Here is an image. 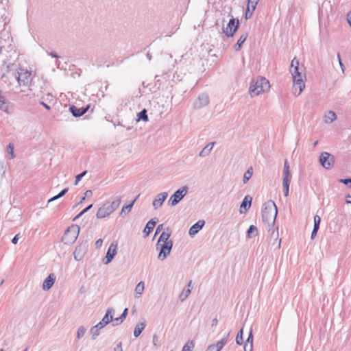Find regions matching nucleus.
Returning a JSON list of instances; mask_svg holds the SVG:
<instances>
[{
  "label": "nucleus",
  "mask_w": 351,
  "mask_h": 351,
  "mask_svg": "<svg viewBox=\"0 0 351 351\" xmlns=\"http://www.w3.org/2000/svg\"><path fill=\"white\" fill-rule=\"evenodd\" d=\"M278 213L277 206L274 202L269 200L263 205L262 210L263 221L266 224V229L270 231L275 223Z\"/></svg>",
  "instance_id": "f257e3e1"
},
{
  "label": "nucleus",
  "mask_w": 351,
  "mask_h": 351,
  "mask_svg": "<svg viewBox=\"0 0 351 351\" xmlns=\"http://www.w3.org/2000/svg\"><path fill=\"white\" fill-rule=\"evenodd\" d=\"M269 81L263 77H258L251 82L250 86V94L252 97L259 95L269 89Z\"/></svg>",
  "instance_id": "f03ea898"
},
{
  "label": "nucleus",
  "mask_w": 351,
  "mask_h": 351,
  "mask_svg": "<svg viewBox=\"0 0 351 351\" xmlns=\"http://www.w3.org/2000/svg\"><path fill=\"white\" fill-rule=\"evenodd\" d=\"M15 77L19 86H27L32 90L33 76L31 71L21 67L17 70Z\"/></svg>",
  "instance_id": "7ed1b4c3"
},
{
  "label": "nucleus",
  "mask_w": 351,
  "mask_h": 351,
  "mask_svg": "<svg viewBox=\"0 0 351 351\" xmlns=\"http://www.w3.org/2000/svg\"><path fill=\"white\" fill-rule=\"evenodd\" d=\"M79 233L80 227L77 225H72L65 230L62 241L66 245H71L76 241Z\"/></svg>",
  "instance_id": "20e7f679"
},
{
  "label": "nucleus",
  "mask_w": 351,
  "mask_h": 351,
  "mask_svg": "<svg viewBox=\"0 0 351 351\" xmlns=\"http://www.w3.org/2000/svg\"><path fill=\"white\" fill-rule=\"evenodd\" d=\"M188 187L186 186L177 190L169 198L168 204L171 206H174L178 204L186 195Z\"/></svg>",
  "instance_id": "39448f33"
},
{
  "label": "nucleus",
  "mask_w": 351,
  "mask_h": 351,
  "mask_svg": "<svg viewBox=\"0 0 351 351\" xmlns=\"http://www.w3.org/2000/svg\"><path fill=\"white\" fill-rule=\"evenodd\" d=\"M319 162L324 168L329 169L333 166L335 158L332 154L324 152L320 154Z\"/></svg>",
  "instance_id": "423d86ee"
},
{
  "label": "nucleus",
  "mask_w": 351,
  "mask_h": 351,
  "mask_svg": "<svg viewBox=\"0 0 351 351\" xmlns=\"http://www.w3.org/2000/svg\"><path fill=\"white\" fill-rule=\"evenodd\" d=\"M239 19H234L233 16H232L226 27H223V31L227 36H233L239 27Z\"/></svg>",
  "instance_id": "0eeeda50"
},
{
  "label": "nucleus",
  "mask_w": 351,
  "mask_h": 351,
  "mask_svg": "<svg viewBox=\"0 0 351 351\" xmlns=\"http://www.w3.org/2000/svg\"><path fill=\"white\" fill-rule=\"evenodd\" d=\"M172 247H173V241H169V243H160L159 248H158V249H160V252H159L158 258L161 261H163L164 259H165L167 257V256L170 254Z\"/></svg>",
  "instance_id": "6e6552de"
},
{
  "label": "nucleus",
  "mask_w": 351,
  "mask_h": 351,
  "mask_svg": "<svg viewBox=\"0 0 351 351\" xmlns=\"http://www.w3.org/2000/svg\"><path fill=\"white\" fill-rule=\"evenodd\" d=\"M88 243L86 241L82 242L79 244L74 251V258L76 261H80L83 258L87 252Z\"/></svg>",
  "instance_id": "1a4fd4ad"
},
{
  "label": "nucleus",
  "mask_w": 351,
  "mask_h": 351,
  "mask_svg": "<svg viewBox=\"0 0 351 351\" xmlns=\"http://www.w3.org/2000/svg\"><path fill=\"white\" fill-rule=\"evenodd\" d=\"M117 243L112 242L108 247L105 258L104 259V264L110 263L117 254Z\"/></svg>",
  "instance_id": "9d476101"
},
{
  "label": "nucleus",
  "mask_w": 351,
  "mask_h": 351,
  "mask_svg": "<svg viewBox=\"0 0 351 351\" xmlns=\"http://www.w3.org/2000/svg\"><path fill=\"white\" fill-rule=\"evenodd\" d=\"M209 104V97L206 94H201L193 104L195 108L200 109Z\"/></svg>",
  "instance_id": "9b49d317"
},
{
  "label": "nucleus",
  "mask_w": 351,
  "mask_h": 351,
  "mask_svg": "<svg viewBox=\"0 0 351 351\" xmlns=\"http://www.w3.org/2000/svg\"><path fill=\"white\" fill-rule=\"evenodd\" d=\"M290 72L292 75L293 81H304V78H305V74L304 73V68L303 66H300V68L294 69L293 70L290 69Z\"/></svg>",
  "instance_id": "f8f14e48"
},
{
  "label": "nucleus",
  "mask_w": 351,
  "mask_h": 351,
  "mask_svg": "<svg viewBox=\"0 0 351 351\" xmlns=\"http://www.w3.org/2000/svg\"><path fill=\"white\" fill-rule=\"evenodd\" d=\"M112 213L108 208V202L104 204L97 210L96 217L98 219H103Z\"/></svg>",
  "instance_id": "ddd939ff"
},
{
  "label": "nucleus",
  "mask_w": 351,
  "mask_h": 351,
  "mask_svg": "<svg viewBox=\"0 0 351 351\" xmlns=\"http://www.w3.org/2000/svg\"><path fill=\"white\" fill-rule=\"evenodd\" d=\"M205 224L204 220H199L195 224H193L189 229V234L193 237L199 230L202 229Z\"/></svg>",
  "instance_id": "4468645a"
},
{
  "label": "nucleus",
  "mask_w": 351,
  "mask_h": 351,
  "mask_svg": "<svg viewBox=\"0 0 351 351\" xmlns=\"http://www.w3.org/2000/svg\"><path fill=\"white\" fill-rule=\"evenodd\" d=\"M168 193L167 192H163L158 194L153 202L154 208L155 209L160 208L162 205L163 202H165Z\"/></svg>",
  "instance_id": "2eb2a0df"
},
{
  "label": "nucleus",
  "mask_w": 351,
  "mask_h": 351,
  "mask_svg": "<svg viewBox=\"0 0 351 351\" xmlns=\"http://www.w3.org/2000/svg\"><path fill=\"white\" fill-rule=\"evenodd\" d=\"M292 91L293 94L295 96H298L301 94L304 88H305V83L304 81L295 82L293 81Z\"/></svg>",
  "instance_id": "dca6fc26"
},
{
  "label": "nucleus",
  "mask_w": 351,
  "mask_h": 351,
  "mask_svg": "<svg viewBox=\"0 0 351 351\" xmlns=\"http://www.w3.org/2000/svg\"><path fill=\"white\" fill-rule=\"evenodd\" d=\"M88 108H89V106H86V108H79L75 106H71L69 108V110L73 117H80L82 116L83 114H84L88 110Z\"/></svg>",
  "instance_id": "f3484780"
},
{
  "label": "nucleus",
  "mask_w": 351,
  "mask_h": 351,
  "mask_svg": "<svg viewBox=\"0 0 351 351\" xmlns=\"http://www.w3.org/2000/svg\"><path fill=\"white\" fill-rule=\"evenodd\" d=\"M56 280V276L53 274H51L48 276V277L44 280L43 284V289L44 290H49L51 289Z\"/></svg>",
  "instance_id": "a211bd4d"
},
{
  "label": "nucleus",
  "mask_w": 351,
  "mask_h": 351,
  "mask_svg": "<svg viewBox=\"0 0 351 351\" xmlns=\"http://www.w3.org/2000/svg\"><path fill=\"white\" fill-rule=\"evenodd\" d=\"M114 313V310L112 308H108L106 311V313L104 317L101 320L103 324L108 325L110 322L113 320V316Z\"/></svg>",
  "instance_id": "6ab92c4d"
},
{
  "label": "nucleus",
  "mask_w": 351,
  "mask_h": 351,
  "mask_svg": "<svg viewBox=\"0 0 351 351\" xmlns=\"http://www.w3.org/2000/svg\"><path fill=\"white\" fill-rule=\"evenodd\" d=\"M253 349V335H252V329H250L249 336L246 339L244 344V350L245 351H252Z\"/></svg>",
  "instance_id": "aec40b11"
},
{
  "label": "nucleus",
  "mask_w": 351,
  "mask_h": 351,
  "mask_svg": "<svg viewBox=\"0 0 351 351\" xmlns=\"http://www.w3.org/2000/svg\"><path fill=\"white\" fill-rule=\"evenodd\" d=\"M170 236H171V234L169 232H162V234H160V236L157 241V243H156L157 250H158L160 243H166L169 242L170 240H169V239Z\"/></svg>",
  "instance_id": "412c9836"
},
{
  "label": "nucleus",
  "mask_w": 351,
  "mask_h": 351,
  "mask_svg": "<svg viewBox=\"0 0 351 351\" xmlns=\"http://www.w3.org/2000/svg\"><path fill=\"white\" fill-rule=\"evenodd\" d=\"M251 202H252V198L248 197V196H245L244 197V199H243L242 201V203L240 206V212L242 213L243 211H242V209L243 208L245 210V212L247 211L248 209H250V206H251Z\"/></svg>",
  "instance_id": "4be33fe9"
},
{
  "label": "nucleus",
  "mask_w": 351,
  "mask_h": 351,
  "mask_svg": "<svg viewBox=\"0 0 351 351\" xmlns=\"http://www.w3.org/2000/svg\"><path fill=\"white\" fill-rule=\"evenodd\" d=\"M215 142H213V143H208V145H206L204 148L199 153V156L200 157H205V156H207L210 154L214 145H215Z\"/></svg>",
  "instance_id": "5701e85b"
},
{
  "label": "nucleus",
  "mask_w": 351,
  "mask_h": 351,
  "mask_svg": "<svg viewBox=\"0 0 351 351\" xmlns=\"http://www.w3.org/2000/svg\"><path fill=\"white\" fill-rule=\"evenodd\" d=\"M156 224V221L154 219H152L149 220L147 223V224L143 230V232H145L146 234V235H149V233L154 228Z\"/></svg>",
  "instance_id": "b1692460"
},
{
  "label": "nucleus",
  "mask_w": 351,
  "mask_h": 351,
  "mask_svg": "<svg viewBox=\"0 0 351 351\" xmlns=\"http://www.w3.org/2000/svg\"><path fill=\"white\" fill-rule=\"evenodd\" d=\"M145 326L146 324L145 322L136 324L134 330V336L138 337L145 329Z\"/></svg>",
  "instance_id": "393cba45"
},
{
  "label": "nucleus",
  "mask_w": 351,
  "mask_h": 351,
  "mask_svg": "<svg viewBox=\"0 0 351 351\" xmlns=\"http://www.w3.org/2000/svg\"><path fill=\"white\" fill-rule=\"evenodd\" d=\"M120 204L121 198L119 197H117L110 204L108 202V208L112 213L119 208Z\"/></svg>",
  "instance_id": "a878e982"
},
{
  "label": "nucleus",
  "mask_w": 351,
  "mask_h": 351,
  "mask_svg": "<svg viewBox=\"0 0 351 351\" xmlns=\"http://www.w3.org/2000/svg\"><path fill=\"white\" fill-rule=\"evenodd\" d=\"M337 119L335 112L330 110L324 115V121L326 123H330Z\"/></svg>",
  "instance_id": "bb28decb"
},
{
  "label": "nucleus",
  "mask_w": 351,
  "mask_h": 351,
  "mask_svg": "<svg viewBox=\"0 0 351 351\" xmlns=\"http://www.w3.org/2000/svg\"><path fill=\"white\" fill-rule=\"evenodd\" d=\"M247 38V33H244L242 35H241V36L239 37V40H237V43L234 45V49L236 51H238V50H239L241 49L242 45L246 40Z\"/></svg>",
  "instance_id": "cd10ccee"
},
{
  "label": "nucleus",
  "mask_w": 351,
  "mask_h": 351,
  "mask_svg": "<svg viewBox=\"0 0 351 351\" xmlns=\"http://www.w3.org/2000/svg\"><path fill=\"white\" fill-rule=\"evenodd\" d=\"M138 196L139 195H138L130 204H128L126 206H124L122 208L121 211L120 213L121 215H127V214H128L131 211V209H132L134 202L138 199Z\"/></svg>",
  "instance_id": "c85d7f7f"
},
{
  "label": "nucleus",
  "mask_w": 351,
  "mask_h": 351,
  "mask_svg": "<svg viewBox=\"0 0 351 351\" xmlns=\"http://www.w3.org/2000/svg\"><path fill=\"white\" fill-rule=\"evenodd\" d=\"M256 5L250 3V2L248 1L246 12H245V18L247 19L250 18L252 16V14L256 9Z\"/></svg>",
  "instance_id": "c756f323"
},
{
  "label": "nucleus",
  "mask_w": 351,
  "mask_h": 351,
  "mask_svg": "<svg viewBox=\"0 0 351 351\" xmlns=\"http://www.w3.org/2000/svg\"><path fill=\"white\" fill-rule=\"evenodd\" d=\"M145 285L143 282H140L135 287V297L139 298L144 291Z\"/></svg>",
  "instance_id": "7c9ffc66"
},
{
  "label": "nucleus",
  "mask_w": 351,
  "mask_h": 351,
  "mask_svg": "<svg viewBox=\"0 0 351 351\" xmlns=\"http://www.w3.org/2000/svg\"><path fill=\"white\" fill-rule=\"evenodd\" d=\"M191 293V289L184 288L179 295L180 300L182 302L184 301L189 296Z\"/></svg>",
  "instance_id": "2f4dec72"
},
{
  "label": "nucleus",
  "mask_w": 351,
  "mask_h": 351,
  "mask_svg": "<svg viewBox=\"0 0 351 351\" xmlns=\"http://www.w3.org/2000/svg\"><path fill=\"white\" fill-rule=\"evenodd\" d=\"M247 234L250 238L254 237L257 234V228L254 225H251L247 231Z\"/></svg>",
  "instance_id": "473e14b6"
},
{
  "label": "nucleus",
  "mask_w": 351,
  "mask_h": 351,
  "mask_svg": "<svg viewBox=\"0 0 351 351\" xmlns=\"http://www.w3.org/2000/svg\"><path fill=\"white\" fill-rule=\"evenodd\" d=\"M0 110L8 112V105L5 101V99L3 96L0 95Z\"/></svg>",
  "instance_id": "72a5a7b5"
},
{
  "label": "nucleus",
  "mask_w": 351,
  "mask_h": 351,
  "mask_svg": "<svg viewBox=\"0 0 351 351\" xmlns=\"http://www.w3.org/2000/svg\"><path fill=\"white\" fill-rule=\"evenodd\" d=\"M138 119L137 121L143 120L145 122L148 121V116L147 114V110L145 109L142 110L140 112L138 113Z\"/></svg>",
  "instance_id": "f704fd0d"
},
{
  "label": "nucleus",
  "mask_w": 351,
  "mask_h": 351,
  "mask_svg": "<svg viewBox=\"0 0 351 351\" xmlns=\"http://www.w3.org/2000/svg\"><path fill=\"white\" fill-rule=\"evenodd\" d=\"M100 330L101 329L98 328L97 324L91 328L90 332L91 334V339L93 340L95 339V338L99 335Z\"/></svg>",
  "instance_id": "c9c22d12"
},
{
  "label": "nucleus",
  "mask_w": 351,
  "mask_h": 351,
  "mask_svg": "<svg viewBox=\"0 0 351 351\" xmlns=\"http://www.w3.org/2000/svg\"><path fill=\"white\" fill-rule=\"evenodd\" d=\"M68 191V189H63L61 192H60L58 195L51 197L50 199H49L47 203H50L51 202H53L62 197H63Z\"/></svg>",
  "instance_id": "e433bc0d"
},
{
  "label": "nucleus",
  "mask_w": 351,
  "mask_h": 351,
  "mask_svg": "<svg viewBox=\"0 0 351 351\" xmlns=\"http://www.w3.org/2000/svg\"><path fill=\"white\" fill-rule=\"evenodd\" d=\"M226 344V338H223L221 340L217 341V343L213 344V345L217 348V350L221 351Z\"/></svg>",
  "instance_id": "4c0bfd02"
},
{
  "label": "nucleus",
  "mask_w": 351,
  "mask_h": 351,
  "mask_svg": "<svg viewBox=\"0 0 351 351\" xmlns=\"http://www.w3.org/2000/svg\"><path fill=\"white\" fill-rule=\"evenodd\" d=\"M243 328H241L239 331V332H238V334H237V335L236 337V342L239 345H241V344L243 343Z\"/></svg>",
  "instance_id": "58836bf2"
},
{
  "label": "nucleus",
  "mask_w": 351,
  "mask_h": 351,
  "mask_svg": "<svg viewBox=\"0 0 351 351\" xmlns=\"http://www.w3.org/2000/svg\"><path fill=\"white\" fill-rule=\"evenodd\" d=\"M194 348L193 341H188L182 348V351H191L192 348Z\"/></svg>",
  "instance_id": "ea45409f"
},
{
  "label": "nucleus",
  "mask_w": 351,
  "mask_h": 351,
  "mask_svg": "<svg viewBox=\"0 0 351 351\" xmlns=\"http://www.w3.org/2000/svg\"><path fill=\"white\" fill-rule=\"evenodd\" d=\"M86 331V328L84 326H80L77 329V338L78 339H81L85 335Z\"/></svg>",
  "instance_id": "a19ab883"
},
{
  "label": "nucleus",
  "mask_w": 351,
  "mask_h": 351,
  "mask_svg": "<svg viewBox=\"0 0 351 351\" xmlns=\"http://www.w3.org/2000/svg\"><path fill=\"white\" fill-rule=\"evenodd\" d=\"M291 177H283L282 186L283 189H289Z\"/></svg>",
  "instance_id": "79ce46f5"
},
{
  "label": "nucleus",
  "mask_w": 351,
  "mask_h": 351,
  "mask_svg": "<svg viewBox=\"0 0 351 351\" xmlns=\"http://www.w3.org/2000/svg\"><path fill=\"white\" fill-rule=\"evenodd\" d=\"M320 222H321L320 217L319 215H315L314 217V226H313V228L319 230Z\"/></svg>",
  "instance_id": "37998d69"
},
{
  "label": "nucleus",
  "mask_w": 351,
  "mask_h": 351,
  "mask_svg": "<svg viewBox=\"0 0 351 351\" xmlns=\"http://www.w3.org/2000/svg\"><path fill=\"white\" fill-rule=\"evenodd\" d=\"M339 182H341V183L344 184L348 187L351 188V178L339 179Z\"/></svg>",
  "instance_id": "c03bdc74"
},
{
  "label": "nucleus",
  "mask_w": 351,
  "mask_h": 351,
  "mask_svg": "<svg viewBox=\"0 0 351 351\" xmlns=\"http://www.w3.org/2000/svg\"><path fill=\"white\" fill-rule=\"evenodd\" d=\"M296 68H300V66H299L298 60L296 59V58H294L291 61L290 69L293 70Z\"/></svg>",
  "instance_id": "a18cd8bd"
},
{
  "label": "nucleus",
  "mask_w": 351,
  "mask_h": 351,
  "mask_svg": "<svg viewBox=\"0 0 351 351\" xmlns=\"http://www.w3.org/2000/svg\"><path fill=\"white\" fill-rule=\"evenodd\" d=\"M128 308H125L123 310L122 314L119 317V319H120V323L123 322L125 319V318L128 315Z\"/></svg>",
  "instance_id": "49530a36"
},
{
  "label": "nucleus",
  "mask_w": 351,
  "mask_h": 351,
  "mask_svg": "<svg viewBox=\"0 0 351 351\" xmlns=\"http://www.w3.org/2000/svg\"><path fill=\"white\" fill-rule=\"evenodd\" d=\"M289 166L288 165L287 161L285 160L284 164L283 176H289Z\"/></svg>",
  "instance_id": "de8ad7c7"
},
{
  "label": "nucleus",
  "mask_w": 351,
  "mask_h": 351,
  "mask_svg": "<svg viewBox=\"0 0 351 351\" xmlns=\"http://www.w3.org/2000/svg\"><path fill=\"white\" fill-rule=\"evenodd\" d=\"M93 207V204H90L86 208H85L84 210H82L78 215L77 217H81L82 215H84L85 213L88 211L91 208Z\"/></svg>",
  "instance_id": "09e8293b"
},
{
  "label": "nucleus",
  "mask_w": 351,
  "mask_h": 351,
  "mask_svg": "<svg viewBox=\"0 0 351 351\" xmlns=\"http://www.w3.org/2000/svg\"><path fill=\"white\" fill-rule=\"evenodd\" d=\"M253 173V168L250 167L247 169V170L246 171L243 176H252Z\"/></svg>",
  "instance_id": "8fccbe9b"
},
{
  "label": "nucleus",
  "mask_w": 351,
  "mask_h": 351,
  "mask_svg": "<svg viewBox=\"0 0 351 351\" xmlns=\"http://www.w3.org/2000/svg\"><path fill=\"white\" fill-rule=\"evenodd\" d=\"M114 351H123L121 342H119V343L117 344L116 347L114 349Z\"/></svg>",
  "instance_id": "3c124183"
},
{
  "label": "nucleus",
  "mask_w": 351,
  "mask_h": 351,
  "mask_svg": "<svg viewBox=\"0 0 351 351\" xmlns=\"http://www.w3.org/2000/svg\"><path fill=\"white\" fill-rule=\"evenodd\" d=\"M7 149L9 154L12 155V158L13 157V149L14 147L11 144H9L7 147Z\"/></svg>",
  "instance_id": "603ef678"
},
{
  "label": "nucleus",
  "mask_w": 351,
  "mask_h": 351,
  "mask_svg": "<svg viewBox=\"0 0 351 351\" xmlns=\"http://www.w3.org/2000/svg\"><path fill=\"white\" fill-rule=\"evenodd\" d=\"M206 351H218L213 344L208 346Z\"/></svg>",
  "instance_id": "864d4df0"
},
{
  "label": "nucleus",
  "mask_w": 351,
  "mask_h": 351,
  "mask_svg": "<svg viewBox=\"0 0 351 351\" xmlns=\"http://www.w3.org/2000/svg\"><path fill=\"white\" fill-rule=\"evenodd\" d=\"M317 231H318V229H315V228L313 229V231L311 232V239H313L315 238V237L317 235Z\"/></svg>",
  "instance_id": "5fc2aeb1"
},
{
  "label": "nucleus",
  "mask_w": 351,
  "mask_h": 351,
  "mask_svg": "<svg viewBox=\"0 0 351 351\" xmlns=\"http://www.w3.org/2000/svg\"><path fill=\"white\" fill-rule=\"evenodd\" d=\"M19 238V234L15 235L14 237L12 240V243L13 244H16L18 242Z\"/></svg>",
  "instance_id": "6e6d98bb"
},
{
  "label": "nucleus",
  "mask_w": 351,
  "mask_h": 351,
  "mask_svg": "<svg viewBox=\"0 0 351 351\" xmlns=\"http://www.w3.org/2000/svg\"><path fill=\"white\" fill-rule=\"evenodd\" d=\"M103 241L102 239H99L96 241L95 242V246L96 247H99L102 245Z\"/></svg>",
  "instance_id": "4d7b16f0"
},
{
  "label": "nucleus",
  "mask_w": 351,
  "mask_h": 351,
  "mask_svg": "<svg viewBox=\"0 0 351 351\" xmlns=\"http://www.w3.org/2000/svg\"><path fill=\"white\" fill-rule=\"evenodd\" d=\"M163 228V224H160L158 226L156 230V234H158L159 232H160Z\"/></svg>",
  "instance_id": "13d9d810"
},
{
  "label": "nucleus",
  "mask_w": 351,
  "mask_h": 351,
  "mask_svg": "<svg viewBox=\"0 0 351 351\" xmlns=\"http://www.w3.org/2000/svg\"><path fill=\"white\" fill-rule=\"evenodd\" d=\"M93 195V192L92 191L90 190H87L85 193H84V196L86 197H90L91 195Z\"/></svg>",
  "instance_id": "bf43d9fd"
},
{
  "label": "nucleus",
  "mask_w": 351,
  "mask_h": 351,
  "mask_svg": "<svg viewBox=\"0 0 351 351\" xmlns=\"http://www.w3.org/2000/svg\"><path fill=\"white\" fill-rule=\"evenodd\" d=\"M346 198V204H351V195H347Z\"/></svg>",
  "instance_id": "052dcab7"
},
{
  "label": "nucleus",
  "mask_w": 351,
  "mask_h": 351,
  "mask_svg": "<svg viewBox=\"0 0 351 351\" xmlns=\"http://www.w3.org/2000/svg\"><path fill=\"white\" fill-rule=\"evenodd\" d=\"M218 324V320L215 317L214 318L213 320H212V323H211V326H216Z\"/></svg>",
  "instance_id": "680f3d73"
},
{
  "label": "nucleus",
  "mask_w": 351,
  "mask_h": 351,
  "mask_svg": "<svg viewBox=\"0 0 351 351\" xmlns=\"http://www.w3.org/2000/svg\"><path fill=\"white\" fill-rule=\"evenodd\" d=\"M97 326H98L99 328L102 329L103 328H104L106 326V324H103V322L101 321H100L97 324Z\"/></svg>",
  "instance_id": "e2e57ef3"
},
{
  "label": "nucleus",
  "mask_w": 351,
  "mask_h": 351,
  "mask_svg": "<svg viewBox=\"0 0 351 351\" xmlns=\"http://www.w3.org/2000/svg\"><path fill=\"white\" fill-rule=\"evenodd\" d=\"M157 342H158V337H157V336H156V335H154L153 336V343H154V345H157Z\"/></svg>",
  "instance_id": "0e129e2a"
},
{
  "label": "nucleus",
  "mask_w": 351,
  "mask_h": 351,
  "mask_svg": "<svg viewBox=\"0 0 351 351\" xmlns=\"http://www.w3.org/2000/svg\"><path fill=\"white\" fill-rule=\"evenodd\" d=\"M250 178H251V177H243V183L244 184H246V183L249 181V180H250Z\"/></svg>",
  "instance_id": "69168bd1"
},
{
  "label": "nucleus",
  "mask_w": 351,
  "mask_h": 351,
  "mask_svg": "<svg viewBox=\"0 0 351 351\" xmlns=\"http://www.w3.org/2000/svg\"><path fill=\"white\" fill-rule=\"evenodd\" d=\"M289 189H283V191H284V195L285 197H287L289 195Z\"/></svg>",
  "instance_id": "338daca9"
},
{
  "label": "nucleus",
  "mask_w": 351,
  "mask_h": 351,
  "mask_svg": "<svg viewBox=\"0 0 351 351\" xmlns=\"http://www.w3.org/2000/svg\"><path fill=\"white\" fill-rule=\"evenodd\" d=\"M41 104L47 110H50V106L47 104H46L45 103H44L43 101L41 102Z\"/></svg>",
  "instance_id": "774afa93"
}]
</instances>
